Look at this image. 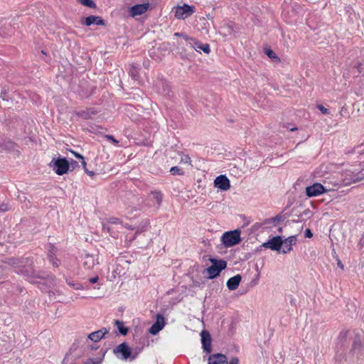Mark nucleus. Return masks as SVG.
<instances>
[{"label": "nucleus", "instance_id": "obj_54", "mask_svg": "<svg viewBox=\"0 0 364 364\" xmlns=\"http://www.w3.org/2000/svg\"><path fill=\"white\" fill-rule=\"evenodd\" d=\"M295 129H296V128H293V129H291V131H294Z\"/></svg>", "mask_w": 364, "mask_h": 364}, {"label": "nucleus", "instance_id": "obj_33", "mask_svg": "<svg viewBox=\"0 0 364 364\" xmlns=\"http://www.w3.org/2000/svg\"><path fill=\"white\" fill-rule=\"evenodd\" d=\"M105 224H109V225H118V224H120L121 223V221L119 218H110L107 220V221L106 223H105Z\"/></svg>", "mask_w": 364, "mask_h": 364}, {"label": "nucleus", "instance_id": "obj_15", "mask_svg": "<svg viewBox=\"0 0 364 364\" xmlns=\"http://www.w3.org/2000/svg\"><path fill=\"white\" fill-rule=\"evenodd\" d=\"M228 358L222 353H215L210 355L208 358V364H227Z\"/></svg>", "mask_w": 364, "mask_h": 364}, {"label": "nucleus", "instance_id": "obj_4", "mask_svg": "<svg viewBox=\"0 0 364 364\" xmlns=\"http://www.w3.org/2000/svg\"><path fill=\"white\" fill-rule=\"evenodd\" d=\"M50 166L59 176L66 173L70 170L69 161L65 158L53 159Z\"/></svg>", "mask_w": 364, "mask_h": 364}, {"label": "nucleus", "instance_id": "obj_9", "mask_svg": "<svg viewBox=\"0 0 364 364\" xmlns=\"http://www.w3.org/2000/svg\"><path fill=\"white\" fill-rule=\"evenodd\" d=\"M200 336L203 351L206 353H210L212 351V338L210 334L207 331H202Z\"/></svg>", "mask_w": 364, "mask_h": 364}, {"label": "nucleus", "instance_id": "obj_16", "mask_svg": "<svg viewBox=\"0 0 364 364\" xmlns=\"http://www.w3.org/2000/svg\"><path fill=\"white\" fill-rule=\"evenodd\" d=\"M107 350L101 349L97 353L95 358H88L85 361H83L82 364H102Z\"/></svg>", "mask_w": 364, "mask_h": 364}, {"label": "nucleus", "instance_id": "obj_45", "mask_svg": "<svg viewBox=\"0 0 364 364\" xmlns=\"http://www.w3.org/2000/svg\"><path fill=\"white\" fill-rule=\"evenodd\" d=\"M8 210V207L6 204H1L0 205V212H5Z\"/></svg>", "mask_w": 364, "mask_h": 364}, {"label": "nucleus", "instance_id": "obj_28", "mask_svg": "<svg viewBox=\"0 0 364 364\" xmlns=\"http://www.w3.org/2000/svg\"><path fill=\"white\" fill-rule=\"evenodd\" d=\"M102 230L104 232H107L109 234L110 236L112 237H117L118 233L117 231H114L111 225H109V224H102Z\"/></svg>", "mask_w": 364, "mask_h": 364}, {"label": "nucleus", "instance_id": "obj_36", "mask_svg": "<svg viewBox=\"0 0 364 364\" xmlns=\"http://www.w3.org/2000/svg\"><path fill=\"white\" fill-rule=\"evenodd\" d=\"M66 282L69 286L72 287L75 289H81L82 288V285L79 283H74L68 280H66Z\"/></svg>", "mask_w": 364, "mask_h": 364}, {"label": "nucleus", "instance_id": "obj_19", "mask_svg": "<svg viewBox=\"0 0 364 364\" xmlns=\"http://www.w3.org/2000/svg\"><path fill=\"white\" fill-rule=\"evenodd\" d=\"M109 331L106 328H102L98 331H94L88 335V338L94 341H100L105 334L108 333Z\"/></svg>", "mask_w": 364, "mask_h": 364}, {"label": "nucleus", "instance_id": "obj_5", "mask_svg": "<svg viewBox=\"0 0 364 364\" xmlns=\"http://www.w3.org/2000/svg\"><path fill=\"white\" fill-rule=\"evenodd\" d=\"M113 353L119 359L124 360H127L128 358L131 359L132 355V349L125 342L122 343L116 348H114Z\"/></svg>", "mask_w": 364, "mask_h": 364}, {"label": "nucleus", "instance_id": "obj_29", "mask_svg": "<svg viewBox=\"0 0 364 364\" xmlns=\"http://www.w3.org/2000/svg\"><path fill=\"white\" fill-rule=\"evenodd\" d=\"M264 53L272 60L275 62H279L280 59L277 57L276 53L270 48H265L264 50Z\"/></svg>", "mask_w": 364, "mask_h": 364}, {"label": "nucleus", "instance_id": "obj_52", "mask_svg": "<svg viewBox=\"0 0 364 364\" xmlns=\"http://www.w3.org/2000/svg\"><path fill=\"white\" fill-rule=\"evenodd\" d=\"M183 33H175L174 36L178 37H181Z\"/></svg>", "mask_w": 364, "mask_h": 364}, {"label": "nucleus", "instance_id": "obj_35", "mask_svg": "<svg viewBox=\"0 0 364 364\" xmlns=\"http://www.w3.org/2000/svg\"><path fill=\"white\" fill-rule=\"evenodd\" d=\"M141 350H142V348H139V347H136L134 349L132 350V357H131V360H134V359H136V358L137 357L139 353L141 351Z\"/></svg>", "mask_w": 364, "mask_h": 364}, {"label": "nucleus", "instance_id": "obj_10", "mask_svg": "<svg viewBox=\"0 0 364 364\" xmlns=\"http://www.w3.org/2000/svg\"><path fill=\"white\" fill-rule=\"evenodd\" d=\"M215 187L221 191H228L230 188V180L225 175H220L214 181Z\"/></svg>", "mask_w": 364, "mask_h": 364}, {"label": "nucleus", "instance_id": "obj_43", "mask_svg": "<svg viewBox=\"0 0 364 364\" xmlns=\"http://www.w3.org/2000/svg\"><path fill=\"white\" fill-rule=\"evenodd\" d=\"M98 280H99L98 276H95V277H92V278H90L89 279L90 282L92 283V284L97 283Z\"/></svg>", "mask_w": 364, "mask_h": 364}, {"label": "nucleus", "instance_id": "obj_12", "mask_svg": "<svg viewBox=\"0 0 364 364\" xmlns=\"http://www.w3.org/2000/svg\"><path fill=\"white\" fill-rule=\"evenodd\" d=\"M164 317L161 314L156 315V322L150 327L149 331L152 335L157 334L164 326Z\"/></svg>", "mask_w": 364, "mask_h": 364}, {"label": "nucleus", "instance_id": "obj_24", "mask_svg": "<svg viewBox=\"0 0 364 364\" xmlns=\"http://www.w3.org/2000/svg\"><path fill=\"white\" fill-rule=\"evenodd\" d=\"M95 265V259L93 255L87 254L83 257V266L86 269H91Z\"/></svg>", "mask_w": 364, "mask_h": 364}, {"label": "nucleus", "instance_id": "obj_42", "mask_svg": "<svg viewBox=\"0 0 364 364\" xmlns=\"http://www.w3.org/2000/svg\"><path fill=\"white\" fill-rule=\"evenodd\" d=\"M304 233H305V237H306L311 238V237H313V233H312V232L311 231L310 229H306Z\"/></svg>", "mask_w": 364, "mask_h": 364}, {"label": "nucleus", "instance_id": "obj_32", "mask_svg": "<svg viewBox=\"0 0 364 364\" xmlns=\"http://www.w3.org/2000/svg\"><path fill=\"white\" fill-rule=\"evenodd\" d=\"M79 2L83 6H87L89 8L96 7V4L92 0H79Z\"/></svg>", "mask_w": 364, "mask_h": 364}, {"label": "nucleus", "instance_id": "obj_13", "mask_svg": "<svg viewBox=\"0 0 364 364\" xmlns=\"http://www.w3.org/2000/svg\"><path fill=\"white\" fill-rule=\"evenodd\" d=\"M296 242V236L292 235L287 238L282 239V253L287 254L292 250V245Z\"/></svg>", "mask_w": 364, "mask_h": 364}, {"label": "nucleus", "instance_id": "obj_51", "mask_svg": "<svg viewBox=\"0 0 364 364\" xmlns=\"http://www.w3.org/2000/svg\"><path fill=\"white\" fill-rule=\"evenodd\" d=\"M338 266L341 268L342 269H343L344 267H343V264H342L341 261L340 259L338 260Z\"/></svg>", "mask_w": 364, "mask_h": 364}, {"label": "nucleus", "instance_id": "obj_50", "mask_svg": "<svg viewBox=\"0 0 364 364\" xmlns=\"http://www.w3.org/2000/svg\"><path fill=\"white\" fill-rule=\"evenodd\" d=\"M81 164H82V168H83L84 171H85V169H87V164H86V162L85 161V159L81 161Z\"/></svg>", "mask_w": 364, "mask_h": 364}, {"label": "nucleus", "instance_id": "obj_17", "mask_svg": "<svg viewBox=\"0 0 364 364\" xmlns=\"http://www.w3.org/2000/svg\"><path fill=\"white\" fill-rule=\"evenodd\" d=\"M191 48L198 52H199V50H201L206 54H209L210 52V48L208 43H202L200 41H198L196 38L193 43L191 44Z\"/></svg>", "mask_w": 364, "mask_h": 364}, {"label": "nucleus", "instance_id": "obj_14", "mask_svg": "<svg viewBox=\"0 0 364 364\" xmlns=\"http://www.w3.org/2000/svg\"><path fill=\"white\" fill-rule=\"evenodd\" d=\"M149 8V3L136 4L130 8L129 13L132 17L144 14Z\"/></svg>", "mask_w": 364, "mask_h": 364}, {"label": "nucleus", "instance_id": "obj_47", "mask_svg": "<svg viewBox=\"0 0 364 364\" xmlns=\"http://www.w3.org/2000/svg\"><path fill=\"white\" fill-rule=\"evenodd\" d=\"M85 173L91 177L95 175V173L94 171H90L88 169H85Z\"/></svg>", "mask_w": 364, "mask_h": 364}, {"label": "nucleus", "instance_id": "obj_3", "mask_svg": "<svg viewBox=\"0 0 364 364\" xmlns=\"http://www.w3.org/2000/svg\"><path fill=\"white\" fill-rule=\"evenodd\" d=\"M212 265L208 267L205 271L208 273V279H214L220 275V273L226 268L227 262L225 260H218L216 259H210Z\"/></svg>", "mask_w": 364, "mask_h": 364}, {"label": "nucleus", "instance_id": "obj_37", "mask_svg": "<svg viewBox=\"0 0 364 364\" xmlns=\"http://www.w3.org/2000/svg\"><path fill=\"white\" fill-rule=\"evenodd\" d=\"M317 108L318 110H320L323 114H329V111L327 108H326L323 105H317Z\"/></svg>", "mask_w": 364, "mask_h": 364}, {"label": "nucleus", "instance_id": "obj_21", "mask_svg": "<svg viewBox=\"0 0 364 364\" xmlns=\"http://www.w3.org/2000/svg\"><path fill=\"white\" fill-rule=\"evenodd\" d=\"M286 219L285 215L279 214L275 217L265 219L263 222V225H271L272 227H275L278 223L283 222Z\"/></svg>", "mask_w": 364, "mask_h": 364}, {"label": "nucleus", "instance_id": "obj_48", "mask_svg": "<svg viewBox=\"0 0 364 364\" xmlns=\"http://www.w3.org/2000/svg\"><path fill=\"white\" fill-rule=\"evenodd\" d=\"M1 97H2V99H3L4 100H7V97H6V91H2V92H1Z\"/></svg>", "mask_w": 364, "mask_h": 364}, {"label": "nucleus", "instance_id": "obj_1", "mask_svg": "<svg viewBox=\"0 0 364 364\" xmlns=\"http://www.w3.org/2000/svg\"><path fill=\"white\" fill-rule=\"evenodd\" d=\"M4 263L11 266L14 272L21 275L31 283H36L37 279H47L49 275L34 269L33 259L30 257H12L6 258Z\"/></svg>", "mask_w": 364, "mask_h": 364}, {"label": "nucleus", "instance_id": "obj_27", "mask_svg": "<svg viewBox=\"0 0 364 364\" xmlns=\"http://www.w3.org/2000/svg\"><path fill=\"white\" fill-rule=\"evenodd\" d=\"M114 324L117 327L118 331L119 332L120 334L126 336L128 333L129 328L124 326L123 321L119 320H115Z\"/></svg>", "mask_w": 364, "mask_h": 364}, {"label": "nucleus", "instance_id": "obj_2", "mask_svg": "<svg viewBox=\"0 0 364 364\" xmlns=\"http://www.w3.org/2000/svg\"><path fill=\"white\" fill-rule=\"evenodd\" d=\"M241 231L239 229L225 232L221 237V242L225 247H231L241 242Z\"/></svg>", "mask_w": 364, "mask_h": 364}, {"label": "nucleus", "instance_id": "obj_49", "mask_svg": "<svg viewBox=\"0 0 364 364\" xmlns=\"http://www.w3.org/2000/svg\"><path fill=\"white\" fill-rule=\"evenodd\" d=\"M362 65H363L362 63H358V65L355 66L356 69L358 70L359 73L361 72Z\"/></svg>", "mask_w": 364, "mask_h": 364}, {"label": "nucleus", "instance_id": "obj_30", "mask_svg": "<svg viewBox=\"0 0 364 364\" xmlns=\"http://www.w3.org/2000/svg\"><path fill=\"white\" fill-rule=\"evenodd\" d=\"M159 84H161L163 86L162 93L165 95L170 96V93L171 92V91L169 88V85L166 82H164L162 80L159 81Z\"/></svg>", "mask_w": 364, "mask_h": 364}, {"label": "nucleus", "instance_id": "obj_38", "mask_svg": "<svg viewBox=\"0 0 364 364\" xmlns=\"http://www.w3.org/2000/svg\"><path fill=\"white\" fill-rule=\"evenodd\" d=\"M348 331H342L339 334V338L342 341H346L348 336Z\"/></svg>", "mask_w": 364, "mask_h": 364}, {"label": "nucleus", "instance_id": "obj_53", "mask_svg": "<svg viewBox=\"0 0 364 364\" xmlns=\"http://www.w3.org/2000/svg\"><path fill=\"white\" fill-rule=\"evenodd\" d=\"M278 232H282V228H278Z\"/></svg>", "mask_w": 364, "mask_h": 364}, {"label": "nucleus", "instance_id": "obj_41", "mask_svg": "<svg viewBox=\"0 0 364 364\" xmlns=\"http://www.w3.org/2000/svg\"><path fill=\"white\" fill-rule=\"evenodd\" d=\"M227 364H239V359L237 357H232Z\"/></svg>", "mask_w": 364, "mask_h": 364}, {"label": "nucleus", "instance_id": "obj_34", "mask_svg": "<svg viewBox=\"0 0 364 364\" xmlns=\"http://www.w3.org/2000/svg\"><path fill=\"white\" fill-rule=\"evenodd\" d=\"M186 41V43L187 45H188L190 47L191 46V44L193 43V42L194 41L195 38H193V37H189L185 33H182V36H181Z\"/></svg>", "mask_w": 364, "mask_h": 364}, {"label": "nucleus", "instance_id": "obj_18", "mask_svg": "<svg viewBox=\"0 0 364 364\" xmlns=\"http://www.w3.org/2000/svg\"><path fill=\"white\" fill-rule=\"evenodd\" d=\"M98 111L94 107L86 108L85 109L80 110L75 112V114L82 117L83 119H89L92 115H95Z\"/></svg>", "mask_w": 364, "mask_h": 364}, {"label": "nucleus", "instance_id": "obj_44", "mask_svg": "<svg viewBox=\"0 0 364 364\" xmlns=\"http://www.w3.org/2000/svg\"><path fill=\"white\" fill-rule=\"evenodd\" d=\"M71 152L74 154V156L77 159H81V161L84 159V157L80 154L76 153V152H75L73 151H72Z\"/></svg>", "mask_w": 364, "mask_h": 364}, {"label": "nucleus", "instance_id": "obj_22", "mask_svg": "<svg viewBox=\"0 0 364 364\" xmlns=\"http://www.w3.org/2000/svg\"><path fill=\"white\" fill-rule=\"evenodd\" d=\"M151 195H152V200L154 202V205L158 210L162 203L164 199V194L159 191H153L151 192Z\"/></svg>", "mask_w": 364, "mask_h": 364}, {"label": "nucleus", "instance_id": "obj_11", "mask_svg": "<svg viewBox=\"0 0 364 364\" xmlns=\"http://www.w3.org/2000/svg\"><path fill=\"white\" fill-rule=\"evenodd\" d=\"M57 248L52 244L48 245V259L54 267H58L60 265V260L55 257Z\"/></svg>", "mask_w": 364, "mask_h": 364}, {"label": "nucleus", "instance_id": "obj_7", "mask_svg": "<svg viewBox=\"0 0 364 364\" xmlns=\"http://www.w3.org/2000/svg\"><path fill=\"white\" fill-rule=\"evenodd\" d=\"M195 12V7L184 4L182 6H178L175 12V16L178 19H185Z\"/></svg>", "mask_w": 364, "mask_h": 364}, {"label": "nucleus", "instance_id": "obj_20", "mask_svg": "<svg viewBox=\"0 0 364 364\" xmlns=\"http://www.w3.org/2000/svg\"><path fill=\"white\" fill-rule=\"evenodd\" d=\"M84 24L87 26H90L92 24L105 26V21L100 16L91 15L85 18Z\"/></svg>", "mask_w": 364, "mask_h": 364}, {"label": "nucleus", "instance_id": "obj_25", "mask_svg": "<svg viewBox=\"0 0 364 364\" xmlns=\"http://www.w3.org/2000/svg\"><path fill=\"white\" fill-rule=\"evenodd\" d=\"M15 148V144L10 140H1L0 141V151H11Z\"/></svg>", "mask_w": 364, "mask_h": 364}, {"label": "nucleus", "instance_id": "obj_23", "mask_svg": "<svg viewBox=\"0 0 364 364\" xmlns=\"http://www.w3.org/2000/svg\"><path fill=\"white\" fill-rule=\"evenodd\" d=\"M242 280V277L240 274H237L230 278L227 282V287L230 290H235L238 287Z\"/></svg>", "mask_w": 364, "mask_h": 364}, {"label": "nucleus", "instance_id": "obj_39", "mask_svg": "<svg viewBox=\"0 0 364 364\" xmlns=\"http://www.w3.org/2000/svg\"><path fill=\"white\" fill-rule=\"evenodd\" d=\"M69 164H70V168H71V171H73L77 166H78V163L77 161H74L73 159H71L70 162H69Z\"/></svg>", "mask_w": 364, "mask_h": 364}, {"label": "nucleus", "instance_id": "obj_26", "mask_svg": "<svg viewBox=\"0 0 364 364\" xmlns=\"http://www.w3.org/2000/svg\"><path fill=\"white\" fill-rule=\"evenodd\" d=\"M129 75L133 80L138 81L139 80V68L134 64L130 65Z\"/></svg>", "mask_w": 364, "mask_h": 364}, {"label": "nucleus", "instance_id": "obj_6", "mask_svg": "<svg viewBox=\"0 0 364 364\" xmlns=\"http://www.w3.org/2000/svg\"><path fill=\"white\" fill-rule=\"evenodd\" d=\"M328 191V190L320 183H314L313 185L306 188V195L309 198L318 196Z\"/></svg>", "mask_w": 364, "mask_h": 364}, {"label": "nucleus", "instance_id": "obj_8", "mask_svg": "<svg viewBox=\"0 0 364 364\" xmlns=\"http://www.w3.org/2000/svg\"><path fill=\"white\" fill-rule=\"evenodd\" d=\"M262 246L266 248H269L272 250L282 252V237L279 235L273 237L272 239L264 242Z\"/></svg>", "mask_w": 364, "mask_h": 364}, {"label": "nucleus", "instance_id": "obj_46", "mask_svg": "<svg viewBox=\"0 0 364 364\" xmlns=\"http://www.w3.org/2000/svg\"><path fill=\"white\" fill-rule=\"evenodd\" d=\"M181 160L186 163H189L191 161V158L188 155H186Z\"/></svg>", "mask_w": 364, "mask_h": 364}, {"label": "nucleus", "instance_id": "obj_40", "mask_svg": "<svg viewBox=\"0 0 364 364\" xmlns=\"http://www.w3.org/2000/svg\"><path fill=\"white\" fill-rule=\"evenodd\" d=\"M106 138L112 141L114 144H119V141L117 140L112 135H106Z\"/></svg>", "mask_w": 364, "mask_h": 364}, {"label": "nucleus", "instance_id": "obj_31", "mask_svg": "<svg viewBox=\"0 0 364 364\" xmlns=\"http://www.w3.org/2000/svg\"><path fill=\"white\" fill-rule=\"evenodd\" d=\"M170 172L172 175L182 176L184 174L183 171L178 166H173L170 169Z\"/></svg>", "mask_w": 364, "mask_h": 364}]
</instances>
